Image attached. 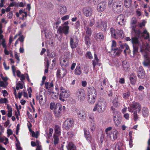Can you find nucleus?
I'll return each mask as SVG.
<instances>
[{
  "instance_id": "f257e3e1",
  "label": "nucleus",
  "mask_w": 150,
  "mask_h": 150,
  "mask_svg": "<svg viewBox=\"0 0 150 150\" xmlns=\"http://www.w3.org/2000/svg\"><path fill=\"white\" fill-rule=\"evenodd\" d=\"M129 47L127 43H125L124 44L121 45L119 48H116L115 49H112V51L114 52L115 55L116 56L120 55L121 52L122 51V49H124V52L125 55H127L126 51L129 49Z\"/></svg>"
},
{
  "instance_id": "f03ea898",
  "label": "nucleus",
  "mask_w": 150,
  "mask_h": 150,
  "mask_svg": "<svg viewBox=\"0 0 150 150\" xmlns=\"http://www.w3.org/2000/svg\"><path fill=\"white\" fill-rule=\"evenodd\" d=\"M147 48L145 47V49L141 48L140 52L143 54L144 58L143 64L145 66H150V57H149L147 52Z\"/></svg>"
},
{
  "instance_id": "7ed1b4c3",
  "label": "nucleus",
  "mask_w": 150,
  "mask_h": 150,
  "mask_svg": "<svg viewBox=\"0 0 150 150\" xmlns=\"http://www.w3.org/2000/svg\"><path fill=\"white\" fill-rule=\"evenodd\" d=\"M112 7L113 11L118 13H120L123 10V6L122 3L120 1H117L113 4Z\"/></svg>"
},
{
  "instance_id": "20e7f679",
  "label": "nucleus",
  "mask_w": 150,
  "mask_h": 150,
  "mask_svg": "<svg viewBox=\"0 0 150 150\" xmlns=\"http://www.w3.org/2000/svg\"><path fill=\"white\" fill-rule=\"evenodd\" d=\"M82 11L83 15L86 17H91L93 15V9L91 6L83 7L82 8Z\"/></svg>"
},
{
  "instance_id": "39448f33",
  "label": "nucleus",
  "mask_w": 150,
  "mask_h": 150,
  "mask_svg": "<svg viewBox=\"0 0 150 150\" xmlns=\"http://www.w3.org/2000/svg\"><path fill=\"white\" fill-rule=\"evenodd\" d=\"M119 134L118 131L117 129H114L109 132V134H108L107 137L110 140L114 141L117 139Z\"/></svg>"
},
{
  "instance_id": "423d86ee",
  "label": "nucleus",
  "mask_w": 150,
  "mask_h": 150,
  "mask_svg": "<svg viewBox=\"0 0 150 150\" xmlns=\"http://www.w3.org/2000/svg\"><path fill=\"white\" fill-rule=\"evenodd\" d=\"M128 109L129 112H137L138 110L139 111L141 109V106L139 103L137 102H134L131 104Z\"/></svg>"
},
{
  "instance_id": "0eeeda50",
  "label": "nucleus",
  "mask_w": 150,
  "mask_h": 150,
  "mask_svg": "<svg viewBox=\"0 0 150 150\" xmlns=\"http://www.w3.org/2000/svg\"><path fill=\"white\" fill-rule=\"evenodd\" d=\"M62 106L59 103L56 104V106L54 110V113L55 117L57 118H59L62 115Z\"/></svg>"
},
{
  "instance_id": "6e6552de",
  "label": "nucleus",
  "mask_w": 150,
  "mask_h": 150,
  "mask_svg": "<svg viewBox=\"0 0 150 150\" xmlns=\"http://www.w3.org/2000/svg\"><path fill=\"white\" fill-rule=\"evenodd\" d=\"M69 27L68 25H63L62 26H60L57 29L59 34H61L64 33L67 36L69 32Z\"/></svg>"
},
{
  "instance_id": "1a4fd4ad",
  "label": "nucleus",
  "mask_w": 150,
  "mask_h": 150,
  "mask_svg": "<svg viewBox=\"0 0 150 150\" xmlns=\"http://www.w3.org/2000/svg\"><path fill=\"white\" fill-rule=\"evenodd\" d=\"M74 120L70 118L67 119L64 121L63 125L64 128L66 129H68L71 128L73 126Z\"/></svg>"
},
{
  "instance_id": "9d476101",
  "label": "nucleus",
  "mask_w": 150,
  "mask_h": 150,
  "mask_svg": "<svg viewBox=\"0 0 150 150\" xmlns=\"http://www.w3.org/2000/svg\"><path fill=\"white\" fill-rule=\"evenodd\" d=\"M96 27L102 31H105L107 27V23L105 21H99L96 23Z\"/></svg>"
},
{
  "instance_id": "9b49d317",
  "label": "nucleus",
  "mask_w": 150,
  "mask_h": 150,
  "mask_svg": "<svg viewBox=\"0 0 150 150\" xmlns=\"http://www.w3.org/2000/svg\"><path fill=\"white\" fill-rule=\"evenodd\" d=\"M69 57L67 56H64V58L61 59L60 60V63L61 66L62 68H65L67 67L69 64Z\"/></svg>"
},
{
  "instance_id": "f8f14e48",
  "label": "nucleus",
  "mask_w": 150,
  "mask_h": 150,
  "mask_svg": "<svg viewBox=\"0 0 150 150\" xmlns=\"http://www.w3.org/2000/svg\"><path fill=\"white\" fill-rule=\"evenodd\" d=\"M98 105L102 106L103 107H104L106 108L107 106V103L106 101L103 98H100L97 103L96 104L93 110L94 111H95L97 110Z\"/></svg>"
},
{
  "instance_id": "ddd939ff",
  "label": "nucleus",
  "mask_w": 150,
  "mask_h": 150,
  "mask_svg": "<svg viewBox=\"0 0 150 150\" xmlns=\"http://www.w3.org/2000/svg\"><path fill=\"white\" fill-rule=\"evenodd\" d=\"M136 35V36L138 37H139L140 35H143L144 34H146L147 35L145 37V39H147L149 38V33L147 32V31L146 30H144L143 32L141 33V31L140 30H137L136 31L134 32Z\"/></svg>"
},
{
  "instance_id": "4468645a",
  "label": "nucleus",
  "mask_w": 150,
  "mask_h": 150,
  "mask_svg": "<svg viewBox=\"0 0 150 150\" xmlns=\"http://www.w3.org/2000/svg\"><path fill=\"white\" fill-rule=\"evenodd\" d=\"M79 42L78 39L76 36V38H71L70 40V45L72 49L76 48Z\"/></svg>"
},
{
  "instance_id": "2eb2a0df",
  "label": "nucleus",
  "mask_w": 150,
  "mask_h": 150,
  "mask_svg": "<svg viewBox=\"0 0 150 150\" xmlns=\"http://www.w3.org/2000/svg\"><path fill=\"white\" fill-rule=\"evenodd\" d=\"M113 120L115 125L118 126L121 123L122 118L121 117L119 116V115H115L113 116Z\"/></svg>"
},
{
  "instance_id": "dca6fc26",
  "label": "nucleus",
  "mask_w": 150,
  "mask_h": 150,
  "mask_svg": "<svg viewBox=\"0 0 150 150\" xmlns=\"http://www.w3.org/2000/svg\"><path fill=\"white\" fill-rule=\"evenodd\" d=\"M106 3L105 1H102L98 4L97 6V9L99 12L103 11L106 8Z\"/></svg>"
},
{
  "instance_id": "f3484780",
  "label": "nucleus",
  "mask_w": 150,
  "mask_h": 150,
  "mask_svg": "<svg viewBox=\"0 0 150 150\" xmlns=\"http://www.w3.org/2000/svg\"><path fill=\"white\" fill-rule=\"evenodd\" d=\"M89 119L90 122V129L91 132H93L96 129V124L94 123V118L93 117L90 116L89 117Z\"/></svg>"
},
{
  "instance_id": "a211bd4d",
  "label": "nucleus",
  "mask_w": 150,
  "mask_h": 150,
  "mask_svg": "<svg viewBox=\"0 0 150 150\" xmlns=\"http://www.w3.org/2000/svg\"><path fill=\"white\" fill-rule=\"evenodd\" d=\"M97 94H88L87 98L88 102L91 104H93L96 101Z\"/></svg>"
},
{
  "instance_id": "6ab92c4d",
  "label": "nucleus",
  "mask_w": 150,
  "mask_h": 150,
  "mask_svg": "<svg viewBox=\"0 0 150 150\" xmlns=\"http://www.w3.org/2000/svg\"><path fill=\"white\" fill-rule=\"evenodd\" d=\"M145 71L142 66H140L139 67L138 71L137 76L139 78L143 79L145 77Z\"/></svg>"
},
{
  "instance_id": "aec40b11",
  "label": "nucleus",
  "mask_w": 150,
  "mask_h": 150,
  "mask_svg": "<svg viewBox=\"0 0 150 150\" xmlns=\"http://www.w3.org/2000/svg\"><path fill=\"white\" fill-rule=\"evenodd\" d=\"M36 97L37 99L39 100V103L41 105H43L45 104L46 100V96H45V94H44V99H43V96L40 94H39V96H36Z\"/></svg>"
},
{
  "instance_id": "412c9836",
  "label": "nucleus",
  "mask_w": 150,
  "mask_h": 150,
  "mask_svg": "<svg viewBox=\"0 0 150 150\" xmlns=\"http://www.w3.org/2000/svg\"><path fill=\"white\" fill-rule=\"evenodd\" d=\"M116 21L119 25H124V18L123 15H119L117 18Z\"/></svg>"
},
{
  "instance_id": "4be33fe9",
  "label": "nucleus",
  "mask_w": 150,
  "mask_h": 150,
  "mask_svg": "<svg viewBox=\"0 0 150 150\" xmlns=\"http://www.w3.org/2000/svg\"><path fill=\"white\" fill-rule=\"evenodd\" d=\"M83 131L85 137L87 141H90L92 139V137L90 133L88 130H87L86 128L83 129Z\"/></svg>"
},
{
  "instance_id": "5701e85b",
  "label": "nucleus",
  "mask_w": 150,
  "mask_h": 150,
  "mask_svg": "<svg viewBox=\"0 0 150 150\" xmlns=\"http://www.w3.org/2000/svg\"><path fill=\"white\" fill-rule=\"evenodd\" d=\"M104 36L102 32H100L95 34V38L97 41L103 40L104 39Z\"/></svg>"
},
{
  "instance_id": "b1692460",
  "label": "nucleus",
  "mask_w": 150,
  "mask_h": 150,
  "mask_svg": "<svg viewBox=\"0 0 150 150\" xmlns=\"http://www.w3.org/2000/svg\"><path fill=\"white\" fill-rule=\"evenodd\" d=\"M129 80L131 84L134 85L137 81V77L134 73L131 74L129 76Z\"/></svg>"
},
{
  "instance_id": "393cba45",
  "label": "nucleus",
  "mask_w": 150,
  "mask_h": 150,
  "mask_svg": "<svg viewBox=\"0 0 150 150\" xmlns=\"http://www.w3.org/2000/svg\"><path fill=\"white\" fill-rule=\"evenodd\" d=\"M116 36L115 38L122 39L123 38V31L122 30H117V33L116 34Z\"/></svg>"
},
{
  "instance_id": "a878e982",
  "label": "nucleus",
  "mask_w": 150,
  "mask_h": 150,
  "mask_svg": "<svg viewBox=\"0 0 150 150\" xmlns=\"http://www.w3.org/2000/svg\"><path fill=\"white\" fill-rule=\"evenodd\" d=\"M67 147L68 150H76L75 145L72 142H69Z\"/></svg>"
},
{
  "instance_id": "bb28decb",
  "label": "nucleus",
  "mask_w": 150,
  "mask_h": 150,
  "mask_svg": "<svg viewBox=\"0 0 150 150\" xmlns=\"http://www.w3.org/2000/svg\"><path fill=\"white\" fill-rule=\"evenodd\" d=\"M67 11L66 7L65 6H60V8L59 11V13L60 15H63L66 13Z\"/></svg>"
},
{
  "instance_id": "cd10ccee",
  "label": "nucleus",
  "mask_w": 150,
  "mask_h": 150,
  "mask_svg": "<svg viewBox=\"0 0 150 150\" xmlns=\"http://www.w3.org/2000/svg\"><path fill=\"white\" fill-rule=\"evenodd\" d=\"M79 117L81 119L82 121H84L86 120V113L83 111L81 112H79L78 114Z\"/></svg>"
},
{
  "instance_id": "c85d7f7f",
  "label": "nucleus",
  "mask_w": 150,
  "mask_h": 150,
  "mask_svg": "<svg viewBox=\"0 0 150 150\" xmlns=\"http://www.w3.org/2000/svg\"><path fill=\"white\" fill-rule=\"evenodd\" d=\"M82 73L81 67L80 66H77L74 71L75 75H79Z\"/></svg>"
},
{
  "instance_id": "c756f323",
  "label": "nucleus",
  "mask_w": 150,
  "mask_h": 150,
  "mask_svg": "<svg viewBox=\"0 0 150 150\" xmlns=\"http://www.w3.org/2000/svg\"><path fill=\"white\" fill-rule=\"evenodd\" d=\"M90 37L87 35H85L84 37V40L85 44L87 46H89L91 44V39Z\"/></svg>"
},
{
  "instance_id": "7c9ffc66",
  "label": "nucleus",
  "mask_w": 150,
  "mask_h": 150,
  "mask_svg": "<svg viewBox=\"0 0 150 150\" xmlns=\"http://www.w3.org/2000/svg\"><path fill=\"white\" fill-rule=\"evenodd\" d=\"M142 112L144 116H148L149 114V112L148 108L146 107H144L142 109Z\"/></svg>"
},
{
  "instance_id": "2f4dec72",
  "label": "nucleus",
  "mask_w": 150,
  "mask_h": 150,
  "mask_svg": "<svg viewBox=\"0 0 150 150\" xmlns=\"http://www.w3.org/2000/svg\"><path fill=\"white\" fill-rule=\"evenodd\" d=\"M87 91L88 94H95L96 93V90L93 86L88 87Z\"/></svg>"
},
{
  "instance_id": "473e14b6",
  "label": "nucleus",
  "mask_w": 150,
  "mask_h": 150,
  "mask_svg": "<svg viewBox=\"0 0 150 150\" xmlns=\"http://www.w3.org/2000/svg\"><path fill=\"white\" fill-rule=\"evenodd\" d=\"M110 33L112 37L115 38L116 36V34L117 33V30H115V29L112 27L110 28Z\"/></svg>"
},
{
  "instance_id": "72a5a7b5",
  "label": "nucleus",
  "mask_w": 150,
  "mask_h": 150,
  "mask_svg": "<svg viewBox=\"0 0 150 150\" xmlns=\"http://www.w3.org/2000/svg\"><path fill=\"white\" fill-rule=\"evenodd\" d=\"M54 144L55 145L58 144L59 141V135L54 134L53 135Z\"/></svg>"
},
{
  "instance_id": "f704fd0d",
  "label": "nucleus",
  "mask_w": 150,
  "mask_h": 150,
  "mask_svg": "<svg viewBox=\"0 0 150 150\" xmlns=\"http://www.w3.org/2000/svg\"><path fill=\"white\" fill-rule=\"evenodd\" d=\"M132 0H125L124 5L127 8H129L131 5Z\"/></svg>"
},
{
  "instance_id": "c9c22d12",
  "label": "nucleus",
  "mask_w": 150,
  "mask_h": 150,
  "mask_svg": "<svg viewBox=\"0 0 150 150\" xmlns=\"http://www.w3.org/2000/svg\"><path fill=\"white\" fill-rule=\"evenodd\" d=\"M70 94H59V99L63 102L65 101L64 98H67L70 96Z\"/></svg>"
},
{
  "instance_id": "e433bc0d",
  "label": "nucleus",
  "mask_w": 150,
  "mask_h": 150,
  "mask_svg": "<svg viewBox=\"0 0 150 150\" xmlns=\"http://www.w3.org/2000/svg\"><path fill=\"white\" fill-rule=\"evenodd\" d=\"M106 108L103 107L102 106L99 105H97V110L99 112H104L106 109Z\"/></svg>"
},
{
  "instance_id": "4c0bfd02",
  "label": "nucleus",
  "mask_w": 150,
  "mask_h": 150,
  "mask_svg": "<svg viewBox=\"0 0 150 150\" xmlns=\"http://www.w3.org/2000/svg\"><path fill=\"white\" fill-rule=\"evenodd\" d=\"M110 108L113 114V116L119 115L120 113V112L116 110L112 106H111Z\"/></svg>"
},
{
  "instance_id": "58836bf2",
  "label": "nucleus",
  "mask_w": 150,
  "mask_h": 150,
  "mask_svg": "<svg viewBox=\"0 0 150 150\" xmlns=\"http://www.w3.org/2000/svg\"><path fill=\"white\" fill-rule=\"evenodd\" d=\"M54 129L56 133L58 135L60 134L61 133L60 127L57 125H55Z\"/></svg>"
},
{
  "instance_id": "ea45409f",
  "label": "nucleus",
  "mask_w": 150,
  "mask_h": 150,
  "mask_svg": "<svg viewBox=\"0 0 150 150\" xmlns=\"http://www.w3.org/2000/svg\"><path fill=\"white\" fill-rule=\"evenodd\" d=\"M2 47L4 48V52L5 54L6 55H8L9 54V52L7 50V46L6 44H4V42L2 43Z\"/></svg>"
},
{
  "instance_id": "a19ab883",
  "label": "nucleus",
  "mask_w": 150,
  "mask_h": 150,
  "mask_svg": "<svg viewBox=\"0 0 150 150\" xmlns=\"http://www.w3.org/2000/svg\"><path fill=\"white\" fill-rule=\"evenodd\" d=\"M132 42L133 45L138 44L139 42L138 39L137 37H134L132 38Z\"/></svg>"
},
{
  "instance_id": "79ce46f5",
  "label": "nucleus",
  "mask_w": 150,
  "mask_h": 150,
  "mask_svg": "<svg viewBox=\"0 0 150 150\" xmlns=\"http://www.w3.org/2000/svg\"><path fill=\"white\" fill-rule=\"evenodd\" d=\"M92 31L91 28H87V30L86 32V35L90 37L91 35Z\"/></svg>"
},
{
  "instance_id": "37998d69",
  "label": "nucleus",
  "mask_w": 150,
  "mask_h": 150,
  "mask_svg": "<svg viewBox=\"0 0 150 150\" xmlns=\"http://www.w3.org/2000/svg\"><path fill=\"white\" fill-rule=\"evenodd\" d=\"M1 40H2L1 41V45L2 46V43L4 42V44H6V40L4 38V36L3 35L1 34H0V42H1Z\"/></svg>"
},
{
  "instance_id": "c03bdc74",
  "label": "nucleus",
  "mask_w": 150,
  "mask_h": 150,
  "mask_svg": "<svg viewBox=\"0 0 150 150\" xmlns=\"http://www.w3.org/2000/svg\"><path fill=\"white\" fill-rule=\"evenodd\" d=\"M86 56L87 58H88L90 59H93V56L91 52L90 51L87 52L86 54Z\"/></svg>"
},
{
  "instance_id": "a18cd8bd",
  "label": "nucleus",
  "mask_w": 150,
  "mask_h": 150,
  "mask_svg": "<svg viewBox=\"0 0 150 150\" xmlns=\"http://www.w3.org/2000/svg\"><path fill=\"white\" fill-rule=\"evenodd\" d=\"M8 101L7 99L6 98H1L0 99V103L1 104L4 103H8Z\"/></svg>"
},
{
  "instance_id": "49530a36",
  "label": "nucleus",
  "mask_w": 150,
  "mask_h": 150,
  "mask_svg": "<svg viewBox=\"0 0 150 150\" xmlns=\"http://www.w3.org/2000/svg\"><path fill=\"white\" fill-rule=\"evenodd\" d=\"M138 51V48L136 47H135L134 46H133V54L134 56H135L136 55Z\"/></svg>"
},
{
  "instance_id": "de8ad7c7",
  "label": "nucleus",
  "mask_w": 150,
  "mask_h": 150,
  "mask_svg": "<svg viewBox=\"0 0 150 150\" xmlns=\"http://www.w3.org/2000/svg\"><path fill=\"white\" fill-rule=\"evenodd\" d=\"M50 109L51 110L54 109V108L56 106V104H55L54 102H52L50 103Z\"/></svg>"
},
{
  "instance_id": "09e8293b",
  "label": "nucleus",
  "mask_w": 150,
  "mask_h": 150,
  "mask_svg": "<svg viewBox=\"0 0 150 150\" xmlns=\"http://www.w3.org/2000/svg\"><path fill=\"white\" fill-rule=\"evenodd\" d=\"M61 70L58 69L56 73V76L57 78H60L61 77Z\"/></svg>"
},
{
  "instance_id": "8fccbe9b",
  "label": "nucleus",
  "mask_w": 150,
  "mask_h": 150,
  "mask_svg": "<svg viewBox=\"0 0 150 150\" xmlns=\"http://www.w3.org/2000/svg\"><path fill=\"white\" fill-rule=\"evenodd\" d=\"M85 94H80L78 96V98H79L81 101L84 100L85 98Z\"/></svg>"
},
{
  "instance_id": "3c124183",
  "label": "nucleus",
  "mask_w": 150,
  "mask_h": 150,
  "mask_svg": "<svg viewBox=\"0 0 150 150\" xmlns=\"http://www.w3.org/2000/svg\"><path fill=\"white\" fill-rule=\"evenodd\" d=\"M23 88V85L21 83H18L16 86V88L17 90H19V88L22 89Z\"/></svg>"
},
{
  "instance_id": "603ef678",
  "label": "nucleus",
  "mask_w": 150,
  "mask_h": 150,
  "mask_svg": "<svg viewBox=\"0 0 150 150\" xmlns=\"http://www.w3.org/2000/svg\"><path fill=\"white\" fill-rule=\"evenodd\" d=\"M24 6V5L23 2L17 3L16 7L18 8L19 7H23Z\"/></svg>"
},
{
  "instance_id": "864d4df0",
  "label": "nucleus",
  "mask_w": 150,
  "mask_h": 150,
  "mask_svg": "<svg viewBox=\"0 0 150 150\" xmlns=\"http://www.w3.org/2000/svg\"><path fill=\"white\" fill-rule=\"evenodd\" d=\"M112 129V127H108L105 129V132L107 136L108 135V134H109V132H108V131L111 130Z\"/></svg>"
},
{
  "instance_id": "5fc2aeb1",
  "label": "nucleus",
  "mask_w": 150,
  "mask_h": 150,
  "mask_svg": "<svg viewBox=\"0 0 150 150\" xmlns=\"http://www.w3.org/2000/svg\"><path fill=\"white\" fill-rule=\"evenodd\" d=\"M134 115L133 117L134 119V120L136 121H137L138 119V116L137 114V112H134Z\"/></svg>"
},
{
  "instance_id": "6e6d98bb",
  "label": "nucleus",
  "mask_w": 150,
  "mask_h": 150,
  "mask_svg": "<svg viewBox=\"0 0 150 150\" xmlns=\"http://www.w3.org/2000/svg\"><path fill=\"white\" fill-rule=\"evenodd\" d=\"M137 21L135 18L133 17L131 22V24L132 25H135L137 23Z\"/></svg>"
},
{
  "instance_id": "4d7b16f0",
  "label": "nucleus",
  "mask_w": 150,
  "mask_h": 150,
  "mask_svg": "<svg viewBox=\"0 0 150 150\" xmlns=\"http://www.w3.org/2000/svg\"><path fill=\"white\" fill-rule=\"evenodd\" d=\"M116 0H109L108 2V5L109 6L112 5L113 4H114L115 2L117 1Z\"/></svg>"
},
{
  "instance_id": "13d9d810",
  "label": "nucleus",
  "mask_w": 150,
  "mask_h": 150,
  "mask_svg": "<svg viewBox=\"0 0 150 150\" xmlns=\"http://www.w3.org/2000/svg\"><path fill=\"white\" fill-rule=\"evenodd\" d=\"M75 27L77 29L80 28V22L79 21H77L75 23Z\"/></svg>"
},
{
  "instance_id": "bf43d9fd",
  "label": "nucleus",
  "mask_w": 150,
  "mask_h": 150,
  "mask_svg": "<svg viewBox=\"0 0 150 150\" xmlns=\"http://www.w3.org/2000/svg\"><path fill=\"white\" fill-rule=\"evenodd\" d=\"M20 142L19 143H16V149L18 150H21V148L20 146Z\"/></svg>"
},
{
  "instance_id": "052dcab7",
  "label": "nucleus",
  "mask_w": 150,
  "mask_h": 150,
  "mask_svg": "<svg viewBox=\"0 0 150 150\" xmlns=\"http://www.w3.org/2000/svg\"><path fill=\"white\" fill-rule=\"evenodd\" d=\"M113 105L115 107H117L118 106V102L116 100H114L112 102Z\"/></svg>"
},
{
  "instance_id": "680f3d73",
  "label": "nucleus",
  "mask_w": 150,
  "mask_h": 150,
  "mask_svg": "<svg viewBox=\"0 0 150 150\" xmlns=\"http://www.w3.org/2000/svg\"><path fill=\"white\" fill-rule=\"evenodd\" d=\"M116 45H117V43H116V41H115L114 40H113L112 41V46H111V47H112L111 50L112 49V48L114 49L113 48V47H116Z\"/></svg>"
},
{
  "instance_id": "e2e57ef3",
  "label": "nucleus",
  "mask_w": 150,
  "mask_h": 150,
  "mask_svg": "<svg viewBox=\"0 0 150 150\" xmlns=\"http://www.w3.org/2000/svg\"><path fill=\"white\" fill-rule=\"evenodd\" d=\"M69 18V16L68 15H66L64 16L61 18V19L63 21L66 20Z\"/></svg>"
},
{
  "instance_id": "0e129e2a",
  "label": "nucleus",
  "mask_w": 150,
  "mask_h": 150,
  "mask_svg": "<svg viewBox=\"0 0 150 150\" xmlns=\"http://www.w3.org/2000/svg\"><path fill=\"white\" fill-rule=\"evenodd\" d=\"M16 4L17 2H16L15 1H13L10 4L9 6L13 7L15 6L16 7Z\"/></svg>"
},
{
  "instance_id": "69168bd1",
  "label": "nucleus",
  "mask_w": 150,
  "mask_h": 150,
  "mask_svg": "<svg viewBox=\"0 0 150 150\" xmlns=\"http://www.w3.org/2000/svg\"><path fill=\"white\" fill-rule=\"evenodd\" d=\"M53 129L51 128L49 129V134H47V135L48 137L50 136L51 137L52 136V134L53 132Z\"/></svg>"
},
{
  "instance_id": "338daca9",
  "label": "nucleus",
  "mask_w": 150,
  "mask_h": 150,
  "mask_svg": "<svg viewBox=\"0 0 150 150\" xmlns=\"http://www.w3.org/2000/svg\"><path fill=\"white\" fill-rule=\"evenodd\" d=\"M13 16V12L12 11H10L8 14L7 16L8 18L11 19L12 18Z\"/></svg>"
},
{
  "instance_id": "774afa93",
  "label": "nucleus",
  "mask_w": 150,
  "mask_h": 150,
  "mask_svg": "<svg viewBox=\"0 0 150 150\" xmlns=\"http://www.w3.org/2000/svg\"><path fill=\"white\" fill-rule=\"evenodd\" d=\"M67 134L69 136V138L72 137L74 135L73 132H69L67 133Z\"/></svg>"
}]
</instances>
